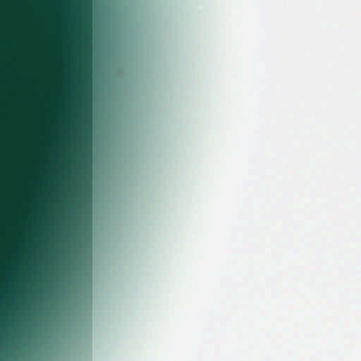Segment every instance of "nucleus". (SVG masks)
<instances>
[{
    "instance_id": "f257e3e1",
    "label": "nucleus",
    "mask_w": 361,
    "mask_h": 361,
    "mask_svg": "<svg viewBox=\"0 0 361 361\" xmlns=\"http://www.w3.org/2000/svg\"><path fill=\"white\" fill-rule=\"evenodd\" d=\"M86 45L90 47V25L88 23V33L86 35L85 31L80 28V59L82 60V52L85 49Z\"/></svg>"
},
{
    "instance_id": "f03ea898",
    "label": "nucleus",
    "mask_w": 361,
    "mask_h": 361,
    "mask_svg": "<svg viewBox=\"0 0 361 361\" xmlns=\"http://www.w3.org/2000/svg\"><path fill=\"white\" fill-rule=\"evenodd\" d=\"M82 8L81 7V8H80V10H79V11H80V12L81 13H82Z\"/></svg>"
},
{
    "instance_id": "7ed1b4c3",
    "label": "nucleus",
    "mask_w": 361,
    "mask_h": 361,
    "mask_svg": "<svg viewBox=\"0 0 361 361\" xmlns=\"http://www.w3.org/2000/svg\"><path fill=\"white\" fill-rule=\"evenodd\" d=\"M80 75L82 76V68H81V69H80Z\"/></svg>"
}]
</instances>
